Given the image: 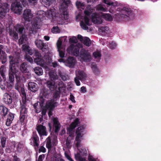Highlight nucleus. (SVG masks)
I'll list each match as a JSON object with an SVG mask.
<instances>
[{
    "mask_svg": "<svg viewBox=\"0 0 161 161\" xmlns=\"http://www.w3.org/2000/svg\"><path fill=\"white\" fill-rule=\"evenodd\" d=\"M6 71V68L4 65H2L0 68V74L5 80H6V77L5 75Z\"/></svg>",
    "mask_w": 161,
    "mask_h": 161,
    "instance_id": "obj_32",
    "label": "nucleus"
},
{
    "mask_svg": "<svg viewBox=\"0 0 161 161\" xmlns=\"http://www.w3.org/2000/svg\"><path fill=\"white\" fill-rule=\"evenodd\" d=\"M21 94L22 95V102H23L24 101L26 102V94L25 90L23 88H21Z\"/></svg>",
    "mask_w": 161,
    "mask_h": 161,
    "instance_id": "obj_39",
    "label": "nucleus"
},
{
    "mask_svg": "<svg viewBox=\"0 0 161 161\" xmlns=\"http://www.w3.org/2000/svg\"><path fill=\"white\" fill-rule=\"evenodd\" d=\"M80 152L81 153L83 156L86 155L87 154V150L85 148H82L81 149Z\"/></svg>",
    "mask_w": 161,
    "mask_h": 161,
    "instance_id": "obj_52",
    "label": "nucleus"
},
{
    "mask_svg": "<svg viewBox=\"0 0 161 161\" xmlns=\"http://www.w3.org/2000/svg\"><path fill=\"white\" fill-rule=\"evenodd\" d=\"M91 16L92 22L97 24L102 23L103 20L102 17L106 20L108 21H112L113 19L112 17L109 14H102L100 15L99 14L94 13L92 14Z\"/></svg>",
    "mask_w": 161,
    "mask_h": 161,
    "instance_id": "obj_3",
    "label": "nucleus"
},
{
    "mask_svg": "<svg viewBox=\"0 0 161 161\" xmlns=\"http://www.w3.org/2000/svg\"><path fill=\"white\" fill-rule=\"evenodd\" d=\"M79 120L78 119H76L75 121L72 122L70 125V126L73 129L75 128L79 123Z\"/></svg>",
    "mask_w": 161,
    "mask_h": 161,
    "instance_id": "obj_42",
    "label": "nucleus"
},
{
    "mask_svg": "<svg viewBox=\"0 0 161 161\" xmlns=\"http://www.w3.org/2000/svg\"><path fill=\"white\" fill-rule=\"evenodd\" d=\"M79 80H80V79L77 77H76L75 78V82L77 86H79L80 85Z\"/></svg>",
    "mask_w": 161,
    "mask_h": 161,
    "instance_id": "obj_60",
    "label": "nucleus"
},
{
    "mask_svg": "<svg viewBox=\"0 0 161 161\" xmlns=\"http://www.w3.org/2000/svg\"><path fill=\"white\" fill-rule=\"evenodd\" d=\"M21 73L19 71L18 73L15 74V78L16 82H20L21 79V76L20 75Z\"/></svg>",
    "mask_w": 161,
    "mask_h": 161,
    "instance_id": "obj_45",
    "label": "nucleus"
},
{
    "mask_svg": "<svg viewBox=\"0 0 161 161\" xmlns=\"http://www.w3.org/2000/svg\"><path fill=\"white\" fill-rule=\"evenodd\" d=\"M109 48L111 49H114L115 48L116 46V43L113 42H112L109 45Z\"/></svg>",
    "mask_w": 161,
    "mask_h": 161,
    "instance_id": "obj_51",
    "label": "nucleus"
},
{
    "mask_svg": "<svg viewBox=\"0 0 161 161\" xmlns=\"http://www.w3.org/2000/svg\"><path fill=\"white\" fill-rule=\"evenodd\" d=\"M25 59L28 62L31 63L33 62V60L32 58L29 55L26 54L25 56Z\"/></svg>",
    "mask_w": 161,
    "mask_h": 161,
    "instance_id": "obj_53",
    "label": "nucleus"
},
{
    "mask_svg": "<svg viewBox=\"0 0 161 161\" xmlns=\"http://www.w3.org/2000/svg\"><path fill=\"white\" fill-rule=\"evenodd\" d=\"M62 44V42L61 41L58 40L57 43V45L58 50L60 49L61 48Z\"/></svg>",
    "mask_w": 161,
    "mask_h": 161,
    "instance_id": "obj_61",
    "label": "nucleus"
},
{
    "mask_svg": "<svg viewBox=\"0 0 161 161\" xmlns=\"http://www.w3.org/2000/svg\"><path fill=\"white\" fill-rule=\"evenodd\" d=\"M53 126L55 128V132L58 133L60 128V124L57 118H54L53 119Z\"/></svg>",
    "mask_w": 161,
    "mask_h": 161,
    "instance_id": "obj_21",
    "label": "nucleus"
},
{
    "mask_svg": "<svg viewBox=\"0 0 161 161\" xmlns=\"http://www.w3.org/2000/svg\"><path fill=\"white\" fill-rule=\"evenodd\" d=\"M38 88L37 84L34 82H30L28 84V89L33 92H36L38 90Z\"/></svg>",
    "mask_w": 161,
    "mask_h": 161,
    "instance_id": "obj_17",
    "label": "nucleus"
},
{
    "mask_svg": "<svg viewBox=\"0 0 161 161\" xmlns=\"http://www.w3.org/2000/svg\"><path fill=\"white\" fill-rule=\"evenodd\" d=\"M27 114H20L19 116V120L21 123H23L24 121L25 118H26Z\"/></svg>",
    "mask_w": 161,
    "mask_h": 161,
    "instance_id": "obj_46",
    "label": "nucleus"
},
{
    "mask_svg": "<svg viewBox=\"0 0 161 161\" xmlns=\"http://www.w3.org/2000/svg\"><path fill=\"white\" fill-rule=\"evenodd\" d=\"M9 34L10 36L14 40L16 41L18 39V34L14 31L10 30Z\"/></svg>",
    "mask_w": 161,
    "mask_h": 161,
    "instance_id": "obj_29",
    "label": "nucleus"
},
{
    "mask_svg": "<svg viewBox=\"0 0 161 161\" xmlns=\"http://www.w3.org/2000/svg\"><path fill=\"white\" fill-rule=\"evenodd\" d=\"M9 81L12 83L14 80V75H15L16 73L19 72V70L16 68L14 58L12 56H9Z\"/></svg>",
    "mask_w": 161,
    "mask_h": 161,
    "instance_id": "obj_2",
    "label": "nucleus"
},
{
    "mask_svg": "<svg viewBox=\"0 0 161 161\" xmlns=\"http://www.w3.org/2000/svg\"><path fill=\"white\" fill-rule=\"evenodd\" d=\"M70 2V0H61V8L63 9H65L67 8Z\"/></svg>",
    "mask_w": 161,
    "mask_h": 161,
    "instance_id": "obj_26",
    "label": "nucleus"
},
{
    "mask_svg": "<svg viewBox=\"0 0 161 161\" xmlns=\"http://www.w3.org/2000/svg\"><path fill=\"white\" fill-rule=\"evenodd\" d=\"M33 57L35 62L37 64L42 66L45 63L44 58L42 56L41 54L37 50H35V52L33 55Z\"/></svg>",
    "mask_w": 161,
    "mask_h": 161,
    "instance_id": "obj_6",
    "label": "nucleus"
},
{
    "mask_svg": "<svg viewBox=\"0 0 161 161\" xmlns=\"http://www.w3.org/2000/svg\"><path fill=\"white\" fill-rule=\"evenodd\" d=\"M93 55L96 58H100L101 56V54L100 51H96L93 53Z\"/></svg>",
    "mask_w": 161,
    "mask_h": 161,
    "instance_id": "obj_49",
    "label": "nucleus"
},
{
    "mask_svg": "<svg viewBox=\"0 0 161 161\" xmlns=\"http://www.w3.org/2000/svg\"><path fill=\"white\" fill-rule=\"evenodd\" d=\"M16 30L19 34H22L23 31L25 30V28L23 26L18 25L16 27Z\"/></svg>",
    "mask_w": 161,
    "mask_h": 161,
    "instance_id": "obj_41",
    "label": "nucleus"
},
{
    "mask_svg": "<svg viewBox=\"0 0 161 161\" xmlns=\"http://www.w3.org/2000/svg\"><path fill=\"white\" fill-rule=\"evenodd\" d=\"M80 54L84 61L86 62L90 61L91 56L88 51L84 49H81L80 52Z\"/></svg>",
    "mask_w": 161,
    "mask_h": 161,
    "instance_id": "obj_11",
    "label": "nucleus"
},
{
    "mask_svg": "<svg viewBox=\"0 0 161 161\" xmlns=\"http://www.w3.org/2000/svg\"><path fill=\"white\" fill-rule=\"evenodd\" d=\"M15 114L11 112H9L7 115V119L6 122V125L7 126H9L14 120Z\"/></svg>",
    "mask_w": 161,
    "mask_h": 161,
    "instance_id": "obj_19",
    "label": "nucleus"
},
{
    "mask_svg": "<svg viewBox=\"0 0 161 161\" xmlns=\"http://www.w3.org/2000/svg\"><path fill=\"white\" fill-rule=\"evenodd\" d=\"M11 9L15 13L20 14L22 9V7L20 2H15L12 4Z\"/></svg>",
    "mask_w": 161,
    "mask_h": 161,
    "instance_id": "obj_9",
    "label": "nucleus"
},
{
    "mask_svg": "<svg viewBox=\"0 0 161 161\" xmlns=\"http://www.w3.org/2000/svg\"><path fill=\"white\" fill-rule=\"evenodd\" d=\"M9 5L6 3H1L0 5V18H3L8 11Z\"/></svg>",
    "mask_w": 161,
    "mask_h": 161,
    "instance_id": "obj_8",
    "label": "nucleus"
},
{
    "mask_svg": "<svg viewBox=\"0 0 161 161\" xmlns=\"http://www.w3.org/2000/svg\"><path fill=\"white\" fill-rule=\"evenodd\" d=\"M80 48V47L77 45L71 44L67 50L68 53H72L74 55L78 56L79 55Z\"/></svg>",
    "mask_w": 161,
    "mask_h": 161,
    "instance_id": "obj_7",
    "label": "nucleus"
},
{
    "mask_svg": "<svg viewBox=\"0 0 161 161\" xmlns=\"http://www.w3.org/2000/svg\"><path fill=\"white\" fill-rule=\"evenodd\" d=\"M85 134L84 128L83 126L79 127L75 131L76 137L75 141L77 142L76 143V146L79 147L80 146L82 137Z\"/></svg>",
    "mask_w": 161,
    "mask_h": 161,
    "instance_id": "obj_4",
    "label": "nucleus"
},
{
    "mask_svg": "<svg viewBox=\"0 0 161 161\" xmlns=\"http://www.w3.org/2000/svg\"><path fill=\"white\" fill-rule=\"evenodd\" d=\"M10 94L5 93L3 96V103L8 105L11 104L12 102V99Z\"/></svg>",
    "mask_w": 161,
    "mask_h": 161,
    "instance_id": "obj_14",
    "label": "nucleus"
},
{
    "mask_svg": "<svg viewBox=\"0 0 161 161\" xmlns=\"http://www.w3.org/2000/svg\"><path fill=\"white\" fill-rule=\"evenodd\" d=\"M77 77L80 80H83L86 79L87 77L86 74L82 70H79L78 71Z\"/></svg>",
    "mask_w": 161,
    "mask_h": 161,
    "instance_id": "obj_28",
    "label": "nucleus"
},
{
    "mask_svg": "<svg viewBox=\"0 0 161 161\" xmlns=\"http://www.w3.org/2000/svg\"><path fill=\"white\" fill-rule=\"evenodd\" d=\"M46 84L47 87L51 91L53 90L56 88L55 82L53 80H48Z\"/></svg>",
    "mask_w": 161,
    "mask_h": 161,
    "instance_id": "obj_25",
    "label": "nucleus"
},
{
    "mask_svg": "<svg viewBox=\"0 0 161 161\" xmlns=\"http://www.w3.org/2000/svg\"><path fill=\"white\" fill-rule=\"evenodd\" d=\"M42 17H36L31 22L32 27L35 29H37L39 28L40 25V23L41 22V18Z\"/></svg>",
    "mask_w": 161,
    "mask_h": 161,
    "instance_id": "obj_16",
    "label": "nucleus"
},
{
    "mask_svg": "<svg viewBox=\"0 0 161 161\" xmlns=\"http://www.w3.org/2000/svg\"><path fill=\"white\" fill-rule=\"evenodd\" d=\"M22 48L24 52L26 53L30 49V47L29 45L25 44L22 45Z\"/></svg>",
    "mask_w": 161,
    "mask_h": 161,
    "instance_id": "obj_47",
    "label": "nucleus"
},
{
    "mask_svg": "<svg viewBox=\"0 0 161 161\" xmlns=\"http://www.w3.org/2000/svg\"><path fill=\"white\" fill-rule=\"evenodd\" d=\"M117 11H119L115 14V18L118 21H127L132 19L134 16L133 11L130 8H118Z\"/></svg>",
    "mask_w": 161,
    "mask_h": 161,
    "instance_id": "obj_1",
    "label": "nucleus"
},
{
    "mask_svg": "<svg viewBox=\"0 0 161 161\" xmlns=\"http://www.w3.org/2000/svg\"><path fill=\"white\" fill-rule=\"evenodd\" d=\"M23 16V18L25 21H30L32 18L33 14H32L31 10L26 9L24 11Z\"/></svg>",
    "mask_w": 161,
    "mask_h": 161,
    "instance_id": "obj_12",
    "label": "nucleus"
},
{
    "mask_svg": "<svg viewBox=\"0 0 161 161\" xmlns=\"http://www.w3.org/2000/svg\"><path fill=\"white\" fill-rule=\"evenodd\" d=\"M59 75L60 77L62 79L64 80L65 81L67 80V78L65 75L62 74L61 73H59Z\"/></svg>",
    "mask_w": 161,
    "mask_h": 161,
    "instance_id": "obj_56",
    "label": "nucleus"
},
{
    "mask_svg": "<svg viewBox=\"0 0 161 161\" xmlns=\"http://www.w3.org/2000/svg\"><path fill=\"white\" fill-rule=\"evenodd\" d=\"M76 5L77 8H80L83 9L82 7L84 6V5H83L81 3V2L77 1L76 3Z\"/></svg>",
    "mask_w": 161,
    "mask_h": 161,
    "instance_id": "obj_59",
    "label": "nucleus"
},
{
    "mask_svg": "<svg viewBox=\"0 0 161 161\" xmlns=\"http://www.w3.org/2000/svg\"><path fill=\"white\" fill-rule=\"evenodd\" d=\"M82 42L84 45L87 47H89L91 44V40L89 38L87 37H86L84 38Z\"/></svg>",
    "mask_w": 161,
    "mask_h": 161,
    "instance_id": "obj_36",
    "label": "nucleus"
},
{
    "mask_svg": "<svg viewBox=\"0 0 161 161\" xmlns=\"http://www.w3.org/2000/svg\"><path fill=\"white\" fill-rule=\"evenodd\" d=\"M62 15H64V17L65 19H68V14L67 12L65 11V9H63Z\"/></svg>",
    "mask_w": 161,
    "mask_h": 161,
    "instance_id": "obj_57",
    "label": "nucleus"
},
{
    "mask_svg": "<svg viewBox=\"0 0 161 161\" xmlns=\"http://www.w3.org/2000/svg\"><path fill=\"white\" fill-rule=\"evenodd\" d=\"M9 94H10V96H11V97H14L16 96V93L15 91H11Z\"/></svg>",
    "mask_w": 161,
    "mask_h": 161,
    "instance_id": "obj_63",
    "label": "nucleus"
},
{
    "mask_svg": "<svg viewBox=\"0 0 161 161\" xmlns=\"http://www.w3.org/2000/svg\"><path fill=\"white\" fill-rule=\"evenodd\" d=\"M13 161H21L20 158L16 155H14L13 156Z\"/></svg>",
    "mask_w": 161,
    "mask_h": 161,
    "instance_id": "obj_64",
    "label": "nucleus"
},
{
    "mask_svg": "<svg viewBox=\"0 0 161 161\" xmlns=\"http://www.w3.org/2000/svg\"><path fill=\"white\" fill-rule=\"evenodd\" d=\"M103 2L108 6H114V3L113 2H110L109 0H103Z\"/></svg>",
    "mask_w": 161,
    "mask_h": 161,
    "instance_id": "obj_54",
    "label": "nucleus"
},
{
    "mask_svg": "<svg viewBox=\"0 0 161 161\" xmlns=\"http://www.w3.org/2000/svg\"><path fill=\"white\" fill-rule=\"evenodd\" d=\"M52 0H42L44 3L47 5H50L51 3H52Z\"/></svg>",
    "mask_w": 161,
    "mask_h": 161,
    "instance_id": "obj_58",
    "label": "nucleus"
},
{
    "mask_svg": "<svg viewBox=\"0 0 161 161\" xmlns=\"http://www.w3.org/2000/svg\"><path fill=\"white\" fill-rule=\"evenodd\" d=\"M31 145L34 147L35 151L37 152L38 151V148L39 146V137L36 131L32 133V136L29 140Z\"/></svg>",
    "mask_w": 161,
    "mask_h": 161,
    "instance_id": "obj_5",
    "label": "nucleus"
},
{
    "mask_svg": "<svg viewBox=\"0 0 161 161\" xmlns=\"http://www.w3.org/2000/svg\"><path fill=\"white\" fill-rule=\"evenodd\" d=\"M58 51L59 52V57L62 58H64L65 56L64 52L62 50H60V49L58 50Z\"/></svg>",
    "mask_w": 161,
    "mask_h": 161,
    "instance_id": "obj_55",
    "label": "nucleus"
},
{
    "mask_svg": "<svg viewBox=\"0 0 161 161\" xmlns=\"http://www.w3.org/2000/svg\"><path fill=\"white\" fill-rule=\"evenodd\" d=\"M26 102L25 101L20 103V114H27V109L26 108Z\"/></svg>",
    "mask_w": 161,
    "mask_h": 161,
    "instance_id": "obj_24",
    "label": "nucleus"
},
{
    "mask_svg": "<svg viewBox=\"0 0 161 161\" xmlns=\"http://www.w3.org/2000/svg\"><path fill=\"white\" fill-rule=\"evenodd\" d=\"M27 64L26 62L22 63L20 66V69L21 71L23 73H27L28 72L27 68Z\"/></svg>",
    "mask_w": 161,
    "mask_h": 161,
    "instance_id": "obj_27",
    "label": "nucleus"
},
{
    "mask_svg": "<svg viewBox=\"0 0 161 161\" xmlns=\"http://www.w3.org/2000/svg\"><path fill=\"white\" fill-rule=\"evenodd\" d=\"M93 11V10L91 8L85 9L84 11L85 14L87 16H89L91 15Z\"/></svg>",
    "mask_w": 161,
    "mask_h": 161,
    "instance_id": "obj_43",
    "label": "nucleus"
},
{
    "mask_svg": "<svg viewBox=\"0 0 161 161\" xmlns=\"http://www.w3.org/2000/svg\"><path fill=\"white\" fill-rule=\"evenodd\" d=\"M0 81V87L2 90H5L7 87H10L12 86L10 85H8V83L6 80Z\"/></svg>",
    "mask_w": 161,
    "mask_h": 161,
    "instance_id": "obj_30",
    "label": "nucleus"
},
{
    "mask_svg": "<svg viewBox=\"0 0 161 161\" xmlns=\"http://www.w3.org/2000/svg\"><path fill=\"white\" fill-rule=\"evenodd\" d=\"M43 123L37 125L36 127V130L37 131L40 137L42 136H46L47 135L46 127L43 125Z\"/></svg>",
    "mask_w": 161,
    "mask_h": 161,
    "instance_id": "obj_10",
    "label": "nucleus"
},
{
    "mask_svg": "<svg viewBox=\"0 0 161 161\" xmlns=\"http://www.w3.org/2000/svg\"><path fill=\"white\" fill-rule=\"evenodd\" d=\"M96 9L97 11H106V8L104 7L103 5V4H98L96 6Z\"/></svg>",
    "mask_w": 161,
    "mask_h": 161,
    "instance_id": "obj_37",
    "label": "nucleus"
},
{
    "mask_svg": "<svg viewBox=\"0 0 161 161\" xmlns=\"http://www.w3.org/2000/svg\"><path fill=\"white\" fill-rule=\"evenodd\" d=\"M57 103L53 100H52L47 103L45 108L48 109L53 110L55 107V105Z\"/></svg>",
    "mask_w": 161,
    "mask_h": 161,
    "instance_id": "obj_22",
    "label": "nucleus"
},
{
    "mask_svg": "<svg viewBox=\"0 0 161 161\" xmlns=\"http://www.w3.org/2000/svg\"><path fill=\"white\" fill-rule=\"evenodd\" d=\"M6 142V138L4 137H2L1 139V146L3 147H5Z\"/></svg>",
    "mask_w": 161,
    "mask_h": 161,
    "instance_id": "obj_50",
    "label": "nucleus"
},
{
    "mask_svg": "<svg viewBox=\"0 0 161 161\" xmlns=\"http://www.w3.org/2000/svg\"><path fill=\"white\" fill-rule=\"evenodd\" d=\"M91 68L93 73L95 75H98L99 74V71L97 68V66L96 65H92Z\"/></svg>",
    "mask_w": 161,
    "mask_h": 161,
    "instance_id": "obj_40",
    "label": "nucleus"
},
{
    "mask_svg": "<svg viewBox=\"0 0 161 161\" xmlns=\"http://www.w3.org/2000/svg\"><path fill=\"white\" fill-rule=\"evenodd\" d=\"M39 153H45L46 151V148L43 146H40L39 149H38V151Z\"/></svg>",
    "mask_w": 161,
    "mask_h": 161,
    "instance_id": "obj_48",
    "label": "nucleus"
},
{
    "mask_svg": "<svg viewBox=\"0 0 161 161\" xmlns=\"http://www.w3.org/2000/svg\"><path fill=\"white\" fill-rule=\"evenodd\" d=\"M62 84V83L60 82L59 84V86L58 88V91H56L54 94L53 97L54 98H56L59 96V92L60 91L61 89L63 88L62 86H60V85H61Z\"/></svg>",
    "mask_w": 161,
    "mask_h": 161,
    "instance_id": "obj_35",
    "label": "nucleus"
},
{
    "mask_svg": "<svg viewBox=\"0 0 161 161\" xmlns=\"http://www.w3.org/2000/svg\"><path fill=\"white\" fill-rule=\"evenodd\" d=\"M35 50H32L30 49L29 50L26 52V53L31 55H32L33 54V55L35 52Z\"/></svg>",
    "mask_w": 161,
    "mask_h": 161,
    "instance_id": "obj_62",
    "label": "nucleus"
},
{
    "mask_svg": "<svg viewBox=\"0 0 161 161\" xmlns=\"http://www.w3.org/2000/svg\"><path fill=\"white\" fill-rule=\"evenodd\" d=\"M50 94V92L48 90L44 88L41 90L40 96L48 99Z\"/></svg>",
    "mask_w": 161,
    "mask_h": 161,
    "instance_id": "obj_23",
    "label": "nucleus"
},
{
    "mask_svg": "<svg viewBox=\"0 0 161 161\" xmlns=\"http://www.w3.org/2000/svg\"><path fill=\"white\" fill-rule=\"evenodd\" d=\"M34 70L36 74L38 75H42L43 74V70L41 67H35L34 69Z\"/></svg>",
    "mask_w": 161,
    "mask_h": 161,
    "instance_id": "obj_33",
    "label": "nucleus"
},
{
    "mask_svg": "<svg viewBox=\"0 0 161 161\" xmlns=\"http://www.w3.org/2000/svg\"><path fill=\"white\" fill-rule=\"evenodd\" d=\"M90 19L87 16H85L84 19L80 21V25L83 29L87 30L88 29L87 26H90Z\"/></svg>",
    "mask_w": 161,
    "mask_h": 161,
    "instance_id": "obj_13",
    "label": "nucleus"
},
{
    "mask_svg": "<svg viewBox=\"0 0 161 161\" xmlns=\"http://www.w3.org/2000/svg\"><path fill=\"white\" fill-rule=\"evenodd\" d=\"M75 58L72 57H69L66 60V65L70 68H73L75 64Z\"/></svg>",
    "mask_w": 161,
    "mask_h": 161,
    "instance_id": "obj_15",
    "label": "nucleus"
},
{
    "mask_svg": "<svg viewBox=\"0 0 161 161\" xmlns=\"http://www.w3.org/2000/svg\"><path fill=\"white\" fill-rule=\"evenodd\" d=\"M75 158L78 161H84V159L82 158L80 153H77L75 155Z\"/></svg>",
    "mask_w": 161,
    "mask_h": 161,
    "instance_id": "obj_44",
    "label": "nucleus"
},
{
    "mask_svg": "<svg viewBox=\"0 0 161 161\" xmlns=\"http://www.w3.org/2000/svg\"><path fill=\"white\" fill-rule=\"evenodd\" d=\"M0 58L2 60V63L3 64L5 63L7 59V54L5 52H3V54L0 55Z\"/></svg>",
    "mask_w": 161,
    "mask_h": 161,
    "instance_id": "obj_38",
    "label": "nucleus"
},
{
    "mask_svg": "<svg viewBox=\"0 0 161 161\" xmlns=\"http://www.w3.org/2000/svg\"><path fill=\"white\" fill-rule=\"evenodd\" d=\"M46 147L48 149V151H49L51 150L52 147V145L51 140L49 137H48L47 139Z\"/></svg>",
    "mask_w": 161,
    "mask_h": 161,
    "instance_id": "obj_34",
    "label": "nucleus"
},
{
    "mask_svg": "<svg viewBox=\"0 0 161 161\" xmlns=\"http://www.w3.org/2000/svg\"><path fill=\"white\" fill-rule=\"evenodd\" d=\"M9 113L8 109L3 105H0V114L3 118H5Z\"/></svg>",
    "mask_w": 161,
    "mask_h": 161,
    "instance_id": "obj_18",
    "label": "nucleus"
},
{
    "mask_svg": "<svg viewBox=\"0 0 161 161\" xmlns=\"http://www.w3.org/2000/svg\"><path fill=\"white\" fill-rule=\"evenodd\" d=\"M35 43L36 47L40 50H43V49L46 48V45L41 40H36Z\"/></svg>",
    "mask_w": 161,
    "mask_h": 161,
    "instance_id": "obj_20",
    "label": "nucleus"
},
{
    "mask_svg": "<svg viewBox=\"0 0 161 161\" xmlns=\"http://www.w3.org/2000/svg\"><path fill=\"white\" fill-rule=\"evenodd\" d=\"M27 39V36L25 34H22L19 40V44L21 45L25 43Z\"/></svg>",
    "mask_w": 161,
    "mask_h": 161,
    "instance_id": "obj_31",
    "label": "nucleus"
}]
</instances>
